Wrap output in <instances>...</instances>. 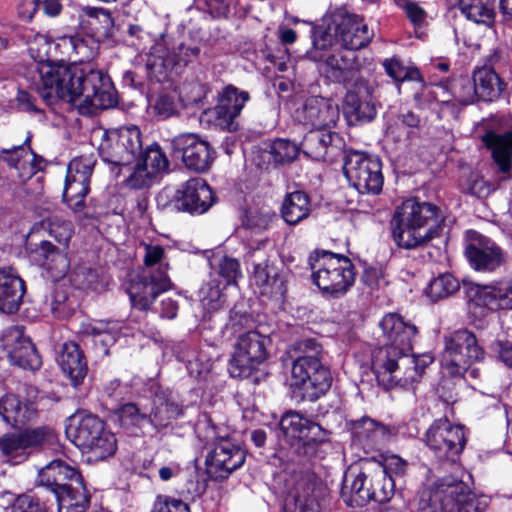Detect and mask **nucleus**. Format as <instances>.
I'll use <instances>...</instances> for the list:
<instances>
[{
    "mask_svg": "<svg viewBox=\"0 0 512 512\" xmlns=\"http://www.w3.org/2000/svg\"><path fill=\"white\" fill-rule=\"evenodd\" d=\"M55 45L73 64L41 61L29 67L31 84L43 101H66L82 115L114 107L117 96L110 76L91 63L98 42L92 36L70 35L57 38Z\"/></svg>",
    "mask_w": 512,
    "mask_h": 512,
    "instance_id": "1",
    "label": "nucleus"
},
{
    "mask_svg": "<svg viewBox=\"0 0 512 512\" xmlns=\"http://www.w3.org/2000/svg\"><path fill=\"white\" fill-rule=\"evenodd\" d=\"M383 334L382 347L372 356V371L380 386L389 390L418 382L432 362L430 355L410 354L417 328L397 313L386 314L379 323Z\"/></svg>",
    "mask_w": 512,
    "mask_h": 512,
    "instance_id": "2",
    "label": "nucleus"
},
{
    "mask_svg": "<svg viewBox=\"0 0 512 512\" xmlns=\"http://www.w3.org/2000/svg\"><path fill=\"white\" fill-rule=\"evenodd\" d=\"M144 249V269L130 280L127 288L132 305L140 310H148L160 293L172 288L163 247L145 244Z\"/></svg>",
    "mask_w": 512,
    "mask_h": 512,
    "instance_id": "3",
    "label": "nucleus"
},
{
    "mask_svg": "<svg viewBox=\"0 0 512 512\" xmlns=\"http://www.w3.org/2000/svg\"><path fill=\"white\" fill-rule=\"evenodd\" d=\"M65 434L76 447L91 453L96 460H104L117 450L115 435L105 428V423L98 416L85 411L68 417Z\"/></svg>",
    "mask_w": 512,
    "mask_h": 512,
    "instance_id": "4",
    "label": "nucleus"
},
{
    "mask_svg": "<svg viewBox=\"0 0 512 512\" xmlns=\"http://www.w3.org/2000/svg\"><path fill=\"white\" fill-rule=\"evenodd\" d=\"M196 431L200 440L212 445L205 460L207 473L212 479H227L243 466L247 452L233 437L221 435L209 421L198 424Z\"/></svg>",
    "mask_w": 512,
    "mask_h": 512,
    "instance_id": "5",
    "label": "nucleus"
},
{
    "mask_svg": "<svg viewBox=\"0 0 512 512\" xmlns=\"http://www.w3.org/2000/svg\"><path fill=\"white\" fill-rule=\"evenodd\" d=\"M395 483L386 479L383 470L365 465L358 473L349 472L344 479L342 497L352 507H362L370 501L388 502L394 495Z\"/></svg>",
    "mask_w": 512,
    "mask_h": 512,
    "instance_id": "6",
    "label": "nucleus"
},
{
    "mask_svg": "<svg viewBox=\"0 0 512 512\" xmlns=\"http://www.w3.org/2000/svg\"><path fill=\"white\" fill-rule=\"evenodd\" d=\"M420 504L430 512H477L470 487L453 476L438 479L423 490Z\"/></svg>",
    "mask_w": 512,
    "mask_h": 512,
    "instance_id": "7",
    "label": "nucleus"
},
{
    "mask_svg": "<svg viewBox=\"0 0 512 512\" xmlns=\"http://www.w3.org/2000/svg\"><path fill=\"white\" fill-rule=\"evenodd\" d=\"M314 283L332 295L345 293L355 281L352 261L340 254L323 251L311 263Z\"/></svg>",
    "mask_w": 512,
    "mask_h": 512,
    "instance_id": "8",
    "label": "nucleus"
},
{
    "mask_svg": "<svg viewBox=\"0 0 512 512\" xmlns=\"http://www.w3.org/2000/svg\"><path fill=\"white\" fill-rule=\"evenodd\" d=\"M269 338L256 330L240 333L229 360L228 371L231 377H249L268 358Z\"/></svg>",
    "mask_w": 512,
    "mask_h": 512,
    "instance_id": "9",
    "label": "nucleus"
},
{
    "mask_svg": "<svg viewBox=\"0 0 512 512\" xmlns=\"http://www.w3.org/2000/svg\"><path fill=\"white\" fill-rule=\"evenodd\" d=\"M484 355L476 336L467 329H460L445 338L440 362L450 375L458 376L473 363L483 360Z\"/></svg>",
    "mask_w": 512,
    "mask_h": 512,
    "instance_id": "10",
    "label": "nucleus"
},
{
    "mask_svg": "<svg viewBox=\"0 0 512 512\" xmlns=\"http://www.w3.org/2000/svg\"><path fill=\"white\" fill-rule=\"evenodd\" d=\"M291 379L294 393L312 402L325 395L332 384L330 369L323 361L294 360Z\"/></svg>",
    "mask_w": 512,
    "mask_h": 512,
    "instance_id": "11",
    "label": "nucleus"
},
{
    "mask_svg": "<svg viewBox=\"0 0 512 512\" xmlns=\"http://www.w3.org/2000/svg\"><path fill=\"white\" fill-rule=\"evenodd\" d=\"M141 148V132L136 126H130L103 131L98 150L105 162L124 166L136 160Z\"/></svg>",
    "mask_w": 512,
    "mask_h": 512,
    "instance_id": "12",
    "label": "nucleus"
},
{
    "mask_svg": "<svg viewBox=\"0 0 512 512\" xmlns=\"http://www.w3.org/2000/svg\"><path fill=\"white\" fill-rule=\"evenodd\" d=\"M343 171L349 183L361 194H379L384 178L379 158L364 152L351 151L344 161Z\"/></svg>",
    "mask_w": 512,
    "mask_h": 512,
    "instance_id": "13",
    "label": "nucleus"
},
{
    "mask_svg": "<svg viewBox=\"0 0 512 512\" xmlns=\"http://www.w3.org/2000/svg\"><path fill=\"white\" fill-rule=\"evenodd\" d=\"M424 443L439 461L455 462L466 445V437L461 426L440 418L425 432Z\"/></svg>",
    "mask_w": 512,
    "mask_h": 512,
    "instance_id": "14",
    "label": "nucleus"
},
{
    "mask_svg": "<svg viewBox=\"0 0 512 512\" xmlns=\"http://www.w3.org/2000/svg\"><path fill=\"white\" fill-rule=\"evenodd\" d=\"M280 429L295 439V452L307 458L313 457L319 446L327 441V431L296 411L285 413L280 420Z\"/></svg>",
    "mask_w": 512,
    "mask_h": 512,
    "instance_id": "15",
    "label": "nucleus"
},
{
    "mask_svg": "<svg viewBox=\"0 0 512 512\" xmlns=\"http://www.w3.org/2000/svg\"><path fill=\"white\" fill-rule=\"evenodd\" d=\"M284 482L286 512H318L315 494L317 476L310 468L293 469Z\"/></svg>",
    "mask_w": 512,
    "mask_h": 512,
    "instance_id": "16",
    "label": "nucleus"
},
{
    "mask_svg": "<svg viewBox=\"0 0 512 512\" xmlns=\"http://www.w3.org/2000/svg\"><path fill=\"white\" fill-rule=\"evenodd\" d=\"M248 261L253 265L250 277L251 284L259 289L262 295L283 297L287 291V273L283 266L279 267L260 247L249 251Z\"/></svg>",
    "mask_w": 512,
    "mask_h": 512,
    "instance_id": "17",
    "label": "nucleus"
},
{
    "mask_svg": "<svg viewBox=\"0 0 512 512\" xmlns=\"http://www.w3.org/2000/svg\"><path fill=\"white\" fill-rule=\"evenodd\" d=\"M172 147L181 155L183 165L197 173L208 171L217 156L211 143L196 133H183L174 137Z\"/></svg>",
    "mask_w": 512,
    "mask_h": 512,
    "instance_id": "18",
    "label": "nucleus"
},
{
    "mask_svg": "<svg viewBox=\"0 0 512 512\" xmlns=\"http://www.w3.org/2000/svg\"><path fill=\"white\" fill-rule=\"evenodd\" d=\"M465 255L471 267L480 272H493L506 261L504 251L494 241L476 231L467 232Z\"/></svg>",
    "mask_w": 512,
    "mask_h": 512,
    "instance_id": "19",
    "label": "nucleus"
},
{
    "mask_svg": "<svg viewBox=\"0 0 512 512\" xmlns=\"http://www.w3.org/2000/svg\"><path fill=\"white\" fill-rule=\"evenodd\" d=\"M214 201L213 191L206 181L194 177L176 190L171 205L178 211L202 214L213 205Z\"/></svg>",
    "mask_w": 512,
    "mask_h": 512,
    "instance_id": "20",
    "label": "nucleus"
},
{
    "mask_svg": "<svg viewBox=\"0 0 512 512\" xmlns=\"http://www.w3.org/2000/svg\"><path fill=\"white\" fill-rule=\"evenodd\" d=\"M137 164L127 179V185L133 189L149 186L153 179L169 167V161L161 147L154 143L137 156Z\"/></svg>",
    "mask_w": 512,
    "mask_h": 512,
    "instance_id": "21",
    "label": "nucleus"
},
{
    "mask_svg": "<svg viewBox=\"0 0 512 512\" xmlns=\"http://www.w3.org/2000/svg\"><path fill=\"white\" fill-rule=\"evenodd\" d=\"M371 88L363 78L355 80L352 89H349L344 98L343 113L350 125L371 121L376 110L371 103Z\"/></svg>",
    "mask_w": 512,
    "mask_h": 512,
    "instance_id": "22",
    "label": "nucleus"
},
{
    "mask_svg": "<svg viewBox=\"0 0 512 512\" xmlns=\"http://www.w3.org/2000/svg\"><path fill=\"white\" fill-rule=\"evenodd\" d=\"M249 99L250 95L247 91L232 85L227 86L212 111L216 125L223 130L236 131L239 127L237 119Z\"/></svg>",
    "mask_w": 512,
    "mask_h": 512,
    "instance_id": "23",
    "label": "nucleus"
},
{
    "mask_svg": "<svg viewBox=\"0 0 512 512\" xmlns=\"http://www.w3.org/2000/svg\"><path fill=\"white\" fill-rule=\"evenodd\" d=\"M335 35L346 51L355 52L368 45L373 38L363 19L356 15L338 13L335 15Z\"/></svg>",
    "mask_w": 512,
    "mask_h": 512,
    "instance_id": "24",
    "label": "nucleus"
},
{
    "mask_svg": "<svg viewBox=\"0 0 512 512\" xmlns=\"http://www.w3.org/2000/svg\"><path fill=\"white\" fill-rule=\"evenodd\" d=\"M339 115V106L331 99L310 97L305 101L298 117L313 129L331 130L336 125Z\"/></svg>",
    "mask_w": 512,
    "mask_h": 512,
    "instance_id": "25",
    "label": "nucleus"
},
{
    "mask_svg": "<svg viewBox=\"0 0 512 512\" xmlns=\"http://www.w3.org/2000/svg\"><path fill=\"white\" fill-rule=\"evenodd\" d=\"M5 350L11 364L25 370H38L42 365L41 356L31 339L15 330L5 339Z\"/></svg>",
    "mask_w": 512,
    "mask_h": 512,
    "instance_id": "26",
    "label": "nucleus"
},
{
    "mask_svg": "<svg viewBox=\"0 0 512 512\" xmlns=\"http://www.w3.org/2000/svg\"><path fill=\"white\" fill-rule=\"evenodd\" d=\"M340 138L337 133L327 129H312L302 140L304 153L322 161H332L339 153Z\"/></svg>",
    "mask_w": 512,
    "mask_h": 512,
    "instance_id": "27",
    "label": "nucleus"
},
{
    "mask_svg": "<svg viewBox=\"0 0 512 512\" xmlns=\"http://www.w3.org/2000/svg\"><path fill=\"white\" fill-rule=\"evenodd\" d=\"M83 481L79 471L66 462L56 459L38 473V483L54 493L77 482Z\"/></svg>",
    "mask_w": 512,
    "mask_h": 512,
    "instance_id": "28",
    "label": "nucleus"
},
{
    "mask_svg": "<svg viewBox=\"0 0 512 512\" xmlns=\"http://www.w3.org/2000/svg\"><path fill=\"white\" fill-rule=\"evenodd\" d=\"M360 68L361 63L355 52L346 50L329 55L323 63L326 76L333 82L342 84L355 81L356 72Z\"/></svg>",
    "mask_w": 512,
    "mask_h": 512,
    "instance_id": "29",
    "label": "nucleus"
},
{
    "mask_svg": "<svg viewBox=\"0 0 512 512\" xmlns=\"http://www.w3.org/2000/svg\"><path fill=\"white\" fill-rule=\"evenodd\" d=\"M396 213L401 216L403 225H412L421 231L433 229L437 223L438 208L427 202H418L414 199L405 201Z\"/></svg>",
    "mask_w": 512,
    "mask_h": 512,
    "instance_id": "30",
    "label": "nucleus"
},
{
    "mask_svg": "<svg viewBox=\"0 0 512 512\" xmlns=\"http://www.w3.org/2000/svg\"><path fill=\"white\" fill-rule=\"evenodd\" d=\"M25 293V283L11 268L0 269V311L16 312Z\"/></svg>",
    "mask_w": 512,
    "mask_h": 512,
    "instance_id": "31",
    "label": "nucleus"
},
{
    "mask_svg": "<svg viewBox=\"0 0 512 512\" xmlns=\"http://www.w3.org/2000/svg\"><path fill=\"white\" fill-rule=\"evenodd\" d=\"M476 301L489 310L512 309V278L479 286Z\"/></svg>",
    "mask_w": 512,
    "mask_h": 512,
    "instance_id": "32",
    "label": "nucleus"
},
{
    "mask_svg": "<svg viewBox=\"0 0 512 512\" xmlns=\"http://www.w3.org/2000/svg\"><path fill=\"white\" fill-rule=\"evenodd\" d=\"M485 146L491 150L492 158L499 171L506 174L512 164V132L487 131L482 136Z\"/></svg>",
    "mask_w": 512,
    "mask_h": 512,
    "instance_id": "33",
    "label": "nucleus"
},
{
    "mask_svg": "<svg viewBox=\"0 0 512 512\" xmlns=\"http://www.w3.org/2000/svg\"><path fill=\"white\" fill-rule=\"evenodd\" d=\"M59 363L71 384L75 387L82 384L87 375V363L83 352L75 342H66L62 346Z\"/></svg>",
    "mask_w": 512,
    "mask_h": 512,
    "instance_id": "34",
    "label": "nucleus"
},
{
    "mask_svg": "<svg viewBox=\"0 0 512 512\" xmlns=\"http://www.w3.org/2000/svg\"><path fill=\"white\" fill-rule=\"evenodd\" d=\"M31 253L33 259L49 270L54 277L64 276L69 269V261L64 251L49 241H41Z\"/></svg>",
    "mask_w": 512,
    "mask_h": 512,
    "instance_id": "35",
    "label": "nucleus"
},
{
    "mask_svg": "<svg viewBox=\"0 0 512 512\" xmlns=\"http://www.w3.org/2000/svg\"><path fill=\"white\" fill-rule=\"evenodd\" d=\"M436 229L421 231L412 225H403L401 216L395 212L392 219V236L398 247L413 249L432 239Z\"/></svg>",
    "mask_w": 512,
    "mask_h": 512,
    "instance_id": "36",
    "label": "nucleus"
},
{
    "mask_svg": "<svg viewBox=\"0 0 512 512\" xmlns=\"http://www.w3.org/2000/svg\"><path fill=\"white\" fill-rule=\"evenodd\" d=\"M473 82L478 99L486 102L496 100L505 87L495 69L490 66L476 69L473 73Z\"/></svg>",
    "mask_w": 512,
    "mask_h": 512,
    "instance_id": "37",
    "label": "nucleus"
},
{
    "mask_svg": "<svg viewBox=\"0 0 512 512\" xmlns=\"http://www.w3.org/2000/svg\"><path fill=\"white\" fill-rule=\"evenodd\" d=\"M351 432L354 439L367 448L378 446L389 434L387 427L368 417L351 422Z\"/></svg>",
    "mask_w": 512,
    "mask_h": 512,
    "instance_id": "38",
    "label": "nucleus"
},
{
    "mask_svg": "<svg viewBox=\"0 0 512 512\" xmlns=\"http://www.w3.org/2000/svg\"><path fill=\"white\" fill-rule=\"evenodd\" d=\"M118 331V324L112 321H96L81 328V333L92 337L94 345L103 355H108L109 348L115 344Z\"/></svg>",
    "mask_w": 512,
    "mask_h": 512,
    "instance_id": "39",
    "label": "nucleus"
},
{
    "mask_svg": "<svg viewBox=\"0 0 512 512\" xmlns=\"http://www.w3.org/2000/svg\"><path fill=\"white\" fill-rule=\"evenodd\" d=\"M174 66L175 60L164 43L158 42L150 48L146 58V69L151 77L158 82L164 81Z\"/></svg>",
    "mask_w": 512,
    "mask_h": 512,
    "instance_id": "40",
    "label": "nucleus"
},
{
    "mask_svg": "<svg viewBox=\"0 0 512 512\" xmlns=\"http://www.w3.org/2000/svg\"><path fill=\"white\" fill-rule=\"evenodd\" d=\"M0 415L7 424L17 427L31 420L35 410L31 405L22 403L16 395L6 394L0 399Z\"/></svg>",
    "mask_w": 512,
    "mask_h": 512,
    "instance_id": "41",
    "label": "nucleus"
},
{
    "mask_svg": "<svg viewBox=\"0 0 512 512\" xmlns=\"http://www.w3.org/2000/svg\"><path fill=\"white\" fill-rule=\"evenodd\" d=\"M310 211V199L303 191H294L287 194L281 206L282 218L289 225H296L306 219Z\"/></svg>",
    "mask_w": 512,
    "mask_h": 512,
    "instance_id": "42",
    "label": "nucleus"
},
{
    "mask_svg": "<svg viewBox=\"0 0 512 512\" xmlns=\"http://www.w3.org/2000/svg\"><path fill=\"white\" fill-rule=\"evenodd\" d=\"M81 25L94 36H108L113 28V19L108 10L94 7H83L80 11Z\"/></svg>",
    "mask_w": 512,
    "mask_h": 512,
    "instance_id": "43",
    "label": "nucleus"
},
{
    "mask_svg": "<svg viewBox=\"0 0 512 512\" xmlns=\"http://www.w3.org/2000/svg\"><path fill=\"white\" fill-rule=\"evenodd\" d=\"M461 13L471 21L490 26L494 22L493 0H457Z\"/></svg>",
    "mask_w": 512,
    "mask_h": 512,
    "instance_id": "44",
    "label": "nucleus"
},
{
    "mask_svg": "<svg viewBox=\"0 0 512 512\" xmlns=\"http://www.w3.org/2000/svg\"><path fill=\"white\" fill-rule=\"evenodd\" d=\"M90 181L67 173L63 191V200L74 211L80 212L85 207V198L89 193Z\"/></svg>",
    "mask_w": 512,
    "mask_h": 512,
    "instance_id": "45",
    "label": "nucleus"
},
{
    "mask_svg": "<svg viewBox=\"0 0 512 512\" xmlns=\"http://www.w3.org/2000/svg\"><path fill=\"white\" fill-rule=\"evenodd\" d=\"M182 414L180 406L173 400L157 396L154 401V409L150 415L151 423L157 428H164L171 420Z\"/></svg>",
    "mask_w": 512,
    "mask_h": 512,
    "instance_id": "46",
    "label": "nucleus"
},
{
    "mask_svg": "<svg viewBox=\"0 0 512 512\" xmlns=\"http://www.w3.org/2000/svg\"><path fill=\"white\" fill-rule=\"evenodd\" d=\"M40 225L60 245L67 248L73 234V224L71 221L55 214L43 219Z\"/></svg>",
    "mask_w": 512,
    "mask_h": 512,
    "instance_id": "47",
    "label": "nucleus"
},
{
    "mask_svg": "<svg viewBox=\"0 0 512 512\" xmlns=\"http://www.w3.org/2000/svg\"><path fill=\"white\" fill-rule=\"evenodd\" d=\"M225 285L218 279H212L205 283L199 290V297L203 307L209 311L220 309L225 303L223 289Z\"/></svg>",
    "mask_w": 512,
    "mask_h": 512,
    "instance_id": "48",
    "label": "nucleus"
},
{
    "mask_svg": "<svg viewBox=\"0 0 512 512\" xmlns=\"http://www.w3.org/2000/svg\"><path fill=\"white\" fill-rule=\"evenodd\" d=\"M459 287L458 280L452 274L444 273L430 281L427 294L433 301H437L454 294Z\"/></svg>",
    "mask_w": 512,
    "mask_h": 512,
    "instance_id": "49",
    "label": "nucleus"
},
{
    "mask_svg": "<svg viewBox=\"0 0 512 512\" xmlns=\"http://www.w3.org/2000/svg\"><path fill=\"white\" fill-rule=\"evenodd\" d=\"M294 360L323 361V346L320 342L313 338H306L294 342L291 345Z\"/></svg>",
    "mask_w": 512,
    "mask_h": 512,
    "instance_id": "50",
    "label": "nucleus"
},
{
    "mask_svg": "<svg viewBox=\"0 0 512 512\" xmlns=\"http://www.w3.org/2000/svg\"><path fill=\"white\" fill-rule=\"evenodd\" d=\"M386 73L397 82L422 81L419 70L415 67H405L400 59L391 58L383 62Z\"/></svg>",
    "mask_w": 512,
    "mask_h": 512,
    "instance_id": "51",
    "label": "nucleus"
},
{
    "mask_svg": "<svg viewBox=\"0 0 512 512\" xmlns=\"http://www.w3.org/2000/svg\"><path fill=\"white\" fill-rule=\"evenodd\" d=\"M24 450L42 447L54 440V432L51 428L40 426L20 431Z\"/></svg>",
    "mask_w": 512,
    "mask_h": 512,
    "instance_id": "52",
    "label": "nucleus"
},
{
    "mask_svg": "<svg viewBox=\"0 0 512 512\" xmlns=\"http://www.w3.org/2000/svg\"><path fill=\"white\" fill-rule=\"evenodd\" d=\"M373 469L380 467L383 470L386 479H392L393 475L403 476L408 469V462L396 454H387L383 456L380 463H369Z\"/></svg>",
    "mask_w": 512,
    "mask_h": 512,
    "instance_id": "53",
    "label": "nucleus"
},
{
    "mask_svg": "<svg viewBox=\"0 0 512 512\" xmlns=\"http://www.w3.org/2000/svg\"><path fill=\"white\" fill-rule=\"evenodd\" d=\"M54 496L57 502L62 501V499H70L72 504H81V506L87 508L90 502L88 491L83 481L77 482L76 484L74 483L69 487L58 490V492L54 493Z\"/></svg>",
    "mask_w": 512,
    "mask_h": 512,
    "instance_id": "54",
    "label": "nucleus"
},
{
    "mask_svg": "<svg viewBox=\"0 0 512 512\" xmlns=\"http://www.w3.org/2000/svg\"><path fill=\"white\" fill-rule=\"evenodd\" d=\"M16 153H18L19 156H22L23 160H21L19 165L15 168V177H17L20 182L25 183L39 170L36 164L37 158L36 155L32 153L31 149H19Z\"/></svg>",
    "mask_w": 512,
    "mask_h": 512,
    "instance_id": "55",
    "label": "nucleus"
},
{
    "mask_svg": "<svg viewBox=\"0 0 512 512\" xmlns=\"http://www.w3.org/2000/svg\"><path fill=\"white\" fill-rule=\"evenodd\" d=\"M270 153L275 163L285 164L297 157L298 148L288 140L278 139L271 144Z\"/></svg>",
    "mask_w": 512,
    "mask_h": 512,
    "instance_id": "56",
    "label": "nucleus"
},
{
    "mask_svg": "<svg viewBox=\"0 0 512 512\" xmlns=\"http://www.w3.org/2000/svg\"><path fill=\"white\" fill-rule=\"evenodd\" d=\"M452 90L455 99L463 105L472 104L479 100L473 78L462 77L456 80Z\"/></svg>",
    "mask_w": 512,
    "mask_h": 512,
    "instance_id": "57",
    "label": "nucleus"
},
{
    "mask_svg": "<svg viewBox=\"0 0 512 512\" xmlns=\"http://www.w3.org/2000/svg\"><path fill=\"white\" fill-rule=\"evenodd\" d=\"M218 275L224 281L225 286L237 285L242 278L240 264L237 259L225 256L218 264Z\"/></svg>",
    "mask_w": 512,
    "mask_h": 512,
    "instance_id": "58",
    "label": "nucleus"
},
{
    "mask_svg": "<svg viewBox=\"0 0 512 512\" xmlns=\"http://www.w3.org/2000/svg\"><path fill=\"white\" fill-rule=\"evenodd\" d=\"M95 164L96 159L93 154L81 155L70 161L67 173L90 181Z\"/></svg>",
    "mask_w": 512,
    "mask_h": 512,
    "instance_id": "59",
    "label": "nucleus"
},
{
    "mask_svg": "<svg viewBox=\"0 0 512 512\" xmlns=\"http://www.w3.org/2000/svg\"><path fill=\"white\" fill-rule=\"evenodd\" d=\"M22 5L30 18L39 10L48 16H57L62 9L61 0H23Z\"/></svg>",
    "mask_w": 512,
    "mask_h": 512,
    "instance_id": "60",
    "label": "nucleus"
},
{
    "mask_svg": "<svg viewBox=\"0 0 512 512\" xmlns=\"http://www.w3.org/2000/svg\"><path fill=\"white\" fill-rule=\"evenodd\" d=\"M0 451L11 460L17 457L23 458L25 450L20 432L0 437Z\"/></svg>",
    "mask_w": 512,
    "mask_h": 512,
    "instance_id": "61",
    "label": "nucleus"
},
{
    "mask_svg": "<svg viewBox=\"0 0 512 512\" xmlns=\"http://www.w3.org/2000/svg\"><path fill=\"white\" fill-rule=\"evenodd\" d=\"M275 214L270 210L250 209L246 212L243 224L249 229L264 230L266 229Z\"/></svg>",
    "mask_w": 512,
    "mask_h": 512,
    "instance_id": "62",
    "label": "nucleus"
},
{
    "mask_svg": "<svg viewBox=\"0 0 512 512\" xmlns=\"http://www.w3.org/2000/svg\"><path fill=\"white\" fill-rule=\"evenodd\" d=\"M73 284L82 289L95 288L98 281L97 271L86 265L76 267L71 274Z\"/></svg>",
    "mask_w": 512,
    "mask_h": 512,
    "instance_id": "63",
    "label": "nucleus"
},
{
    "mask_svg": "<svg viewBox=\"0 0 512 512\" xmlns=\"http://www.w3.org/2000/svg\"><path fill=\"white\" fill-rule=\"evenodd\" d=\"M153 110L160 119H167L178 113L174 97L168 94H162L156 99Z\"/></svg>",
    "mask_w": 512,
    "mask_h": 512,
    "instance_id": "64",
    "label": "nucleus"
}]
</instances>
